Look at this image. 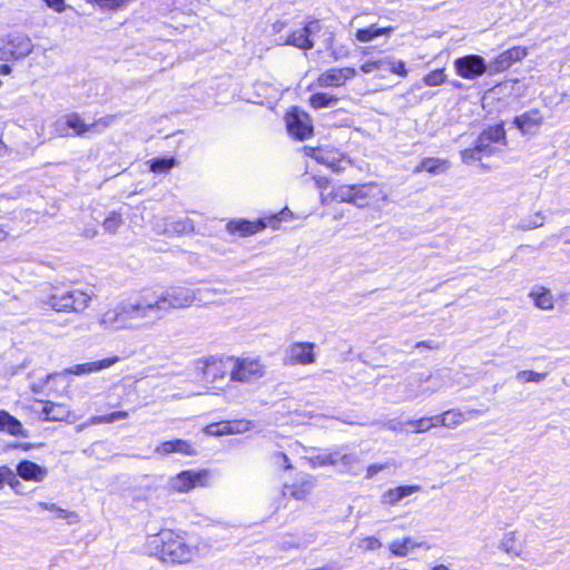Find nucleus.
Listing matches in <instances>:
<instances>
[{"label":"nucleus","mask_w":570,"mask_h":570,"mask_svg":"<svg viewBox=\"0 0 570 570\" xmlns=\"http://www.w3.org/2000/svg\"><path fill=\"white\" fill-rule=\"evenodd\" d=\"M304 29L307 32L309 39H312V37L316 36L323 30V24L317 19H311L306 22Z\"/></svg>","instance_id":"45"},{"label":"nucleus","mask_w":570,"mask_h":570,"mask_svg":"<svg viewBox=\"0 0 570 570\" xmlns=\"http://www.w3.org/2000/svg\"><path fill=\"white\" fill-rule=\"evenodd\" d=\"M249 428V421H226L207 425L205 432L209 435L220 436L226 434L242 433L248 431Z\"/></svg>","instance_id":"12"},{"label":"nucleus","mask_w":570,"mask_h":570,"mask_svg":"<svg viewBox=\"0 0 570 570\" xmlns=\"http://www.w3.org/2000/svg\"><path fill=\"white\" fill-rule=\"evenodd\" d=\"M356 71L353 68H332L323 73H321L317 78V83L320 87H338L345 83L346 80L355 77Z\"/></svg>","instance_id":"10"},{"label":"nucleus","mask_w":570,"mask_h":570,"mask_svg":"<svg viewBox=\"0 0 570 570\" xmlns=\"http://www.w3.org/2000/svg\"><path fill=\"white\" fill-rule=\"evenodd\" d=\"M127 416H128V412H126V411H116V412H112V413H109V414H106V415L94 416L91 419V422L94 424L112 423V422H116V421H119V420H124Z\"/></svg>","instance_id":"40"},{"label":"nucleus","mask_w":570,"mask_h":570,"mask_svg":"<svg viewBox=\"0 0 570 570\" xmlns=\"http://www.w3.org/2000/svg\"><path fill=\"white\" fill-rule=\"evenodd\" d=\"M175 452L183 454H193L191 445L184 440H174Z\"/></svg>","instance_id":"49"},{"label":"nucleus","mask_w":570,"mask_h":570,"mask_svg":"<svg viewBox=\"0 0 570 570\" xmlns=\"http://www.w3.org/2000/svg\"><path fill=\"white\" fill-rule=\"evenodd\" d=\"M389 71L401 77H405L407 73L404 62L401 60H395L394 58H392Z\"/></svg>","instance_id":"48"},{"label":"nucleus","mask_w":570,"mask_h":570,"mask_svg":"<svg viewBox=\"0 0 570 570\" xmlns=\"http://www.w3.org/2000/svg\"><path fill=\"white\" fill-rule=\"evenodd\" d=\"M218 292L212 288L191 289L184 286L169 287L163 292L142 291L104 313L101 324L115 330L150 327L173 309L204 303Z\"/></svg>","instance_id":"1"},{"label":"nucleus","mask_w":570,"mask_h":570,"mask_svg":"<svg viewBox=\"0 0 570 570\" xmlns=\"http://www.w3.org/2000/svg\"><path fill=\"white\" fill-rule=\"evenodd\" d=\"M430 379L433 380V386H428L425 389H421V390H416V391L409 390L406 400H413L421 395H432L433 393H435L444 387V384L439 382L438 377H432L430 375L426 376L424 374H417V375L411 377V381H413L414 384L421 385L423 382H425Z\"/></svg>","instance_id":"20"},{"label":"nucleus","mask_w":570,"mask_h":570,"mask_svg":"<svg viewBox=\"0 0 570 570\" xmlns=\"http://www.w3.org/2000/svg\"><path fill=\"white\" fill-rule=\"evenodd\" d=\"M266 227L264 220L258 219L249 222L246 219L232 220L227 224V230L232 234L238 233L240 236L254 235Z\"/></svg>","instance_id":"16"},{"label":"nucleus","mask_w":570,"mask_h":570,"mask_svg":"<svg viewBox=\"0 0 570 570\" xmlns=\"http://www.w3.org/2000/svg\"><path fill=\"white\" fill-rule=\"evenodd\" d=\"M4 483H8L14 490H17V487L20 485V481L17 479L16 474L10 468L0 466V489Z\"/></svg>","instance_id":"38"},{"label":"nucleus","mask_w":570,"mask_h":570,"mask_svg":"<svg viewBox=\"0 0 570 570\" xmlns=\"http://www.w3.org/2000/svg\"><path fill=\"white\" fill-rule=\"evenodd\" d=\"M337 101L338 99L335 96L326 92H316L309 98V104L314 109L333 107Z\"/></svg>","instance_id":"29"},{"label":"nucleus","mask_w":570,"mask_h":570,"mask_svg":"<svg viewBox=\"0 0 570 570\" xmlns=\"http://www.w3.org/2000/svg\"><path fill=\"white\" fill-rule=\"evenodd\" d=\"M48 7L53 9L57 12H61L65 9L63 0H43Z\"/></svg>","instance_id":"54"},{"label":"nucleus","mask_w":570,"mask_h":570,"mask_svg":"<svg viewBox=\"0 0 570 570\" xmlns=\"http://www.w3.org/2000/svg\"><path fill=\"white\" fill-rule=\"evenodd\" d=\"M403 426H405V422L403 423L397 420H389L384 423V428L393 432L403 431Z\"/></svg>","instance_id":"50"},{"label":"nucleus","mask_w":570,"mask_h":570,"mask_svg":"<svg viewBox=\"0 0 570 570\" xmlns=\"http://www.w3.org/2000/svg\"><path fill=\"white\" fill-rule=\"evenodd\" d=\"M434 422L430 417H421L419 420H409L405 422L406 426L411 428L413 433H423L434 428Z\"/></svg>","instance_id":"35"},{"label":"nucleus","mask_w":570,"mask_h":570,"mask_svg":"<svg viewBox=\"0 0 570 570\" xmlns=\"http://www.w3.org/2000/svg\"><path fill=\"white\" fill-rule=\"evenodd\" d=\"M474 146L482 157L492 155L495 149L488 139H483L482 134L478 137Z\"/></svg>","instance_id":"42"},{"label":"nucleus","mask_w":570,"mask_h":570,"mask_svg":"<svg viewBox=\"0 0 570 570\" xmlns=\"http://www.w3.org/2000/svg\"><path fill=\"white\" fill-rule=\"evenodd\" d=\"M500 548L510 554L518 556L520 553L514 532H508L503 535Z\"/></svg>","instance_id":"37"},{"label":"nucleus","mask_w":570,"mask_h":570,"mask_svg":"<svg viewBox=\"0 0 570 570\" xmlns=\"http://www.w3.org/2000/svg\"><path fill=\"white\" fill-rule=\"evenodd\" d=\"M385 468L383 464H371L366 470V478L372 479L375 474Z\"/></svg>","instance_id":"56"},{"label":"nucleus","mask_w":570,"mask_h":570,"mask_svg":"<svg viewBox=\"0 0 570 570\" xmlns=\"http://www.w3.org/2000/svg\"><path fill=\"white\" fill-rule=\"evenodd\" d=\"M421 491L420 485H400L394 489H389L381 497V502L386 505H396L404 498Z\"/></svg>","instance_id":"17"},{"label":"nucleus","mask_w":570,"mask_h":570,"mask_svg":"<svg viewBox=\"0 0 570 570\" xmlns=\"http://www.w3.org/2000/svg\"><path fill=\"white\" fill-rule=\"evenodd\" d=\"M119 361L118 356L107 357L100 361L77 364L66 370L68 374L85 375L108 368Z\"/></svg>","instance_id":"14"},{"label":"nucleus","mask_w":570,"mask_h":570,"mask_svg":"<svg viewBox=\"0 0 570 570\" xmlns=\"http://www.w3.org/2000/svg\"><path fill=\"white\" fill-rule=\"evenodd\" d=\"M232 374V364H229V356L225 358H212L206 362L204 367V375L207 380L216 382L224 379L226 374Z\"/></svg>","instance_id":"13"},{"label":"nucleus","mask_w":570,"mask_h":570,"mask_svg":"<svg viewBox=\"0 0 570 570\" xmlns=\"http://www.w3.org/2000/svg\"><path fill=\"white\" fill-rule=\"evenodd\" d=\"M176 165L173 157L154 158L150 160V170L153 173H167Z\"/></svg>","instance_id":"33"},{"label":"nucleus","mask_w":570,"mask_h":570,"mask_svg":"<svg viewBox=\"0 0 570 570\" xmlns=\"http://www.w3.org/2000/svg\"><path fill=\"white\" fill-rule=\"evenodd\" d=\"M392 58L387 57L384 59L376 60V62H382L380 70H389L391 66Z\"/></svg>","instance_id":"61"},{"label":"nucleus","mask_w":570,"mask_h":570,"mask_svg":"<svg viewBox=\"0 0 570 570\" xmlns=\"http://www.w3.org/2000/svg\"><path fill=\"white\" fill-rule=\"evenodd\" d=\"M432 422H434V426L441 425V417H443V413L440 415L429 416Z\"/></svg>","instance_id":"64"},{"label":"nucleus","mask_w":570,"mask_h":570,"mask_svg":"<svg viewBox=\"0 0 570 570\" xmlns=\"http://www.w3.org/2000/svg\"><path fill=\"white\" fill-rule=\"evenodd\" d=\"M39 505L41 508H43L45 510H49V511H52V512H57V517L58 518H61V519H66L68 518L71 513L68 512L67 510H63L59 507H57L55 503H49V502H39Z\"/></svg>","instance_id":"46"},{"label":"nucleus","mask_w":570,"mask_h":570,"mask_svg":"<svg viewBox=\"0 0 570 570\" xmlns=\"http://www.w3.org/2000/svg\"><path fill=\"white\" fill-rule=\"evenodd\" d=\"M156 451L159 453H164V454L173 453V452H175L174 442L166 441L159 448H157Z\"/></svg>","instance_id":"55"},{"label":"nucleus","mask_w":570,"mask_h":570,"mask_svg":"<svg viewBox=\"0 0 570 570\" xmlns=\"http://www.w3.org/2000/svg\"><path fill=\"white\" fill-rule=\"evenodd\" d=\"M338 462H341L344 465H350L356 461V458L353 454H344L342 456H337Z\"/></svg>","instance_id":"59"},{"label":"nucleus","mask_w":570,"mask_h":570,"mask_svg":"<svg viewBox=\"0 0 570 570\" xmlns=\"http://www.w3.org/2000/svg\"><path fill=\"white\" fill-rule=\"evenodd\" d=\"M94 292H85L81 289H71L60 292L55 289L52 294L41 299L42 304L50 306L56 312L79 313L85 311L92 297Z\"/></svg>","instance_id":"3"},{"label":"nucleus","mask_w":570,"mask_h":570,"mask_svg":"<svg viewBox=\"0 0 570 570\" xmlns=\"http://www.w3.org/2000/svg\"><path fill=\"white\" fill-rule=\"evenodd\" d=\"M445 78H446V76H445L443 69H435V70L431 71L430 73H428L423 78V81L426 86L433 87V86H439V85L443 83L445 81Z\"/></svg>","instance_id":"41"},{"label":"nucleus","mask_w":570,"mask_h":570,"mask_svg":"<svg viewBox=\"0 0 570 570\" xmlns=\"http://www.w3.org/2000/svg\"><path fill=\"white\" fill-rule=\"evenodd\" d=\"M381 65H382V62H376V60L375 61H367V62L362 65L361 70L364 73H371V72H373L375 70H380L381 69Z\"/></svg>","instance_id":"51"},{"label":"nucleus","mask_w":570,"mask_h":570,"mask_svg":"<svg viewBox=\"0 0 570 570\" xmlns=\"http://www.w3.org/2000/svg\"><path fill=\"white\" fill-rule=\"evenodd\" d=\"M324 37H325V39H324L325 48L331 49L332 45H333V40H334V33L331 31H325Z\"/></svg>","instance_id":"60"},{"label":"nucleus","mask_w":570,"mask_h":570,"mask_svg":"<svg viewBox=\"0 0 570 570\" xmlns=\"http://www.w3.org/2000/svg\"><path fill=\"white\" fill-rule=\"evenodd\" d=\"M312 489V483L309 481H304L294 484H284L282 489V494L285 499H294V500H304L307 493Z\"/></svg>","instance_id":"27"},{"label":"nucleus","mask_w":570,"mask_h":570,"mask_svg":"<svg viewBox=\"0 0 570 570\" xmlns=\"http://www.w3.org/2000/svg\"><path fill=\"white\" fill-rule=\"evenodd\" d=\"M0 430L6 431L13 436H28V432L22 426L21 422L3 410L0 411Z\"/></svg>","instance_id":"22"},{"label":"nucleus","mask_w":570,"mask_h":570,"mask_svg":"<svg viewBox=\"0 0 570 570\" xmlns=\"http://www.w3.org/2000/svg\"><path fill=\"white\" fill-rule=\"evenodd\" d=\"M229 364H232L230 381L234 382L252 383L265 374L264 366L258 360L229 356Z\"/></svg>","instance_id":"5"},{"label":"nucleus","mask_w":570,"mask_h":570,"mask_svg":"<svg viewBox=\"0 0 570 570\" xmlns=\"http://www.w3.org/2000/svg\"><path fill=\"white\" fill-rule=\"evenodd\" d=\"M11 72V67L9 65H0V75L6 76Z\"/></svg>","instance_id":"62"},{"label":"nucleus","mask_w":570,"mask_h":570,"mask_svg":"<svg viewBox=\"0 0 570 570\" xmlns=\"http://www.w3.org/2000/svg\"><path fill=\"white\" fill-rule=\"evenodd\" d=\"M12 58V51L10 50V43L8 38H0V60L8 61Z\"/></svg>","instance_id":"47"},{"label":"nucleus","mask_w":570,"mask_h":570,"mask_svg":"<svg viewBox=\"0 0 570 570\" xmlns=\"http://www.w3.org/2000/svg\"><path fill=\"white\" fill-rule=\"evenodd\" d=\"M115 118H116V116L108 115L106 117L98 119L97 121H95L90 125H87V124H85L83 119L78 114H71V115L67 116L65 125H61V124L56 125V132L61 137L69 136V129H72L75 135H78V136H82L86 132L100 134L112 124Z\"/></svg>","instance_id":"4"},{"label":"nucleus","mask_w":570,"mask_h":570,"mask_svg":"<svg viewBox=\"0 0 570 570\" xmlns=\"http://www.w3.org/2000/svg\"><path fill=\"white\" fill-rule=\"evenodd\" d=\"M528 55L525 47L517 46L510 48L489 62V75H497L509 69L513 63L522 60Z\"/></svg>","instance_id":"8"},{"label":"nucleus","mask_w":570,"mask_h":570,"mask_svg":"<svg viewBox=\"0 0 570 570\" xmlns=\"http://www.w3.org/2000/svg\"><path fill=\"white\" fill-rule=\"evenodd\" d=\"M450 161L441 158L426 157L414 169V173L428 171L431 175H442L450 169Z\"/></svg>","instance_id":"21"},{"label":"nucleus","mask_w":570,"mask_h":570,"mask_svg":"<svg viewBox=\"0 0 570 570\" xmlns=\"http://www.w3.org/2000/svg\"><path fill=\"white\" fill-rule=\"evenodd\" d=\"M393 30V28H375L374 26H371L370 28L365 29H358L356 31V39L361 42H368L373 40L374 38L387 35Z\"/></svg>","instance_id":"30"},{"label":"nucleus","mask_w":570,"mask_h":570,"mask_svg":"<svg viewBox=\"0 0 570 570\" xmlns=\"http://www.w3.org/2000/svg\"><path fill=\"white\" fill-rule=\"evenodd\" d=\"M354 185H342L333 190V198L341 203L354 204Z\"/></svg>","instance_id":"31"},{"label":"nucleus","mask_w":570,"mask_h":570,"mask_svg":"<svg viewBox=\"0 0 570 570\" xmlns=\"http://www.w3.org/2000/svg\"><path fill=\"white\" fill-rule=\"evenodd\" d=\"M542 122L539 110L534 109L529 112H524L521 116L514 118L513 124L523 134L531 132L537 129Z\"/></svg>","instance_id":"23"},{"label":"nucleus","mask_w":570,"mask_h":570,"mask_svg":"<svg viewBox=\"0 0 570 570\" xmlns=\"http://www.w3.org/2000/svg\"><path fill=\"white\" fill-rule=\"evenodd\" d=\"M481 134L483 135V139H488L491 144L504 141L505 139V131L502 125L490 127Z\"/></svg>","instance_id":"36"},{"label":"nucleus","mask_w":570,"mask_h":570,"mask_svg":"<svg viewBox=\"0 0 570 570\" xmlns=\"http://www.w3.org/2000/svg\"><path fill=\"white\" fill-rule=\"evenodd\" d=\"M17 474L26 481L40 482L46 478L47 469L32 461L23 460L17 465Z\"/></svg>","instance_id":"15"},{"label":"nucleus","mask_w":570,"mask_h":570,"mask_svg":"<svg viewBox=\"0 0 570 570\" xmlns=\"http://www.w3.org/2000/svg\"><path fill=\"white\" fill-rule=\"evenodd\" d=\"M543 224H544V216L542 215L541 212H538L529 218L521 219L518 223L517 228L520 230H530L533 228L541 227V226H543Z\"/></svg>","instance_id":"32"},{"label":"nucleus","mask_w":570,"mask_h":570,"mask_svg":"<svg viewBox=\"0 0 570 570\" xmlns=\"http://www.w3.org/2000/svg\"><path fill=\"white\" fill-rule=\"evenodd\" d=\"M285 121L288 134L298 140H305L313 134L309 116L297 108L286 114Z\"/></svg>","instance_id":"7"},{"label":"nucleus","mask_w":570,"mask_h":570,"mask_svg":"<svg viewBox=\"0 0 570 570\" xmlns=\"http://www.w3.org/2000/svg\"><path fill=\"white\" fill-rule=\"evenodd\" d=\"M547 376L546 373H538L534 371H520L517 374V380L520 382H541Z\"/></svg>","instance_id":"43"},{"label":"nucleus","mask_w":570,"mask_h":570,"mask_svg":"<svg viewBox=\"0 0 570 570\" xmlns=\"http://www.w3.org/2000/svg\"><path fill=\"white\" fill-rule=\"evenodd\" d=\"M354 205L362 208L377 199L380 190L375 184L354 185Z\"/></svg>","instance_id":"18"},{"label":"nucleus","mask_w":570,"mask_h":570,"mask_svg":"<svg viewBox=\"0 0 570 570\" xmlns=\"http://www.w3.org/2000/svg\"><path fill=\"white\" fill-rule=\"evenodd\" d=\"M414 543L410 538L402 540H395L391 543L390 550L394 556L405 557L409 553L410 548H413Z\"/></svg>","instance_id":"34"},{"label":"nucleus","mask_w":570,"mask_h":570,"mask_svg":"<svg viewBox=\"0 0 570 570\" xmlns=\"http://www.w3.org/2000/svg\"><path fill=\"white\" fill-rule=\"evenodd\" d=\"M160 544L157 546L159 558L166 563H185L198 554V547L187 543L185 539L171 531L159 534Z\"/></svg>","instance_id":"2"},{"label":"nucleus","mask_w":570,"mask_h":570,"mask_svg":"<svg viewBox=\"0 0 570 570\" xmlns=\"http://www.w3.org/2000/svg\"><path fill=\"white\" fill-rule=\"evenodd\" d=\"M530 297H532L535 307L542 309V311H551L554 307V299L550 292V289L546 287H535L533 288L530 294Z\"/></svg>","instance_id":"25"},{"label":"nucleus","mask_w":570,"mask_h":570,"mask_svg":"<svg viewBox=\"0 0 570 570\" xmlns=\"http://www.w3.org/2000/svg\"><path fill=\"white\" fill-rule=\"evenodd\" d=\"M314 343H294L286 352V356L292 364H312L315 362Z\"/></svg>","instance_id":"11"},{"label":"nucleus","mask_w":570,"mask_h":570,"mask_svg":"<svg viewBox=\"0 0 570 570\" xmlns=\"http://www.w3.org/2000/svg\"><path fill=\"white\" fill-rule=\"evenodd\" d=\"M206 476V471H183L170 479V487L178 492H187L197 485H202Z\"/></svg>","instance_id":"9"},{"label":"nucleus","mask_w":570,"mask_h":570,"mask_svg":"<svg viewBox=\"0 0 570 570\" xmlns=\"http://www.w3.org/2000/svg\"><path fill=\"white\" fill-rule=\"evenodd\" d=\"M282 43L286 46H293L303 50H311L314 48V41L313 39H309L304 27L299 30H295L292 33H289Z\"/></svg>","instance_id":"26"},{"label":"nucleus","mask_w":570,"mask_h":570,"mask_svg":"<svg viewBox=\"0 0 570 570\" xmlns=\"http://www.w3.org/2000/svg\"><path fill=\"white\" fill-rule=\"evenodd\" d=\"M456 73L464 79H476L484 73H489V63L479 55H468L454 60Z\"/></svg>","instance_id":"6"},{"label":"nucleus","mask_w":570,"mask_h":570,"mask_svg":"<svg viewBox=\"0 0 570 570\" xmlns=\"http://www.w3.org/2000/svg\"><path fill=\"white\" fill-rule=\"evenodd\" d=\"M321 465H334L338 463L337 454H326L324 456H317Z\"/></svg>","instance_id":"52"},{"label":"nucleus","mask_w":570,"mask_h":570,"mask_svg":"<svg viewBox=\"0 0 570 570\" xmlns=\"http://www.w3.org/2000/svg\"><path fill=\"white\" fill-rule=\"evenodd\" d=\"M416 347H429V348H434L435 346L432 345V343L430 341H422V342H419L416 343L415 345Z\"/></svg>","instance_id":"63"},{"label":"nucleus","mask_w":570,"mask_h":570,"mask_svg":"<svg viewBox=\"0 0 570 570\" xmlns=\"http://www.w3.org/2000/svg\"><path fill=\"white\" fill-rule=\"evenodd\" d=\"M190 224L188 222H175L173 224V230L175 233H184L188 228H190Z\"/></svg>","instance_id":"57"},{"label":"nucleus","mask_w":570,"mask_h":570,"mask_svg":"<svg viewBox=\"0 0 570 570\" xmlns=\"http://www.w3.org/2000/svg\"><path fill=\"white\" fill-rule=\"evenodd\" d=\"M441 419V426L449 429H454L466 420L464 413L455 409L443 412V417Z\"/></svg>","instance_id":"28"},{"label":"nucleus","mask_w":570,"mask_h":570,"mask_svg":"<svg viewBox=\"0 0 570 570\" xmlns=\"http://www.w3.org/2000/svg\"><path fill=\"white\" fill-rule=\"evenodd\" d=\"M12 58L20 59L31 53L33 45L31 39L26 35H11L8 37Z\"/></svg>","instance_id":"19"},{"label":"nucleus","mask_w":570,"mask_h":570,"mask_svg":"<svg viewBox=\"0 0 570 570\" xmlns=\"http://www.w3.org/2000/svg\"><path fill=\"white\" fill-rule=\"evenodd\" d=\"M482 156L479 154L475 146H473L472 148H466L461 151V159L465 164H471L475 160H480Z\"/></svg>","instance_id":"44"},{"label":"nucleus","mask_w":570,"mask_h":570,"mask_svg":"<svg viewBox=\"0 0 570 570\" xmlns=\"http://www.w3.org/2000/svg\"><path fill=\"white\" fill-rule=\"evenodd\" d=\"M365 542H366V548L371 549V550H374V549H377L381 547L380 540L374 537L366 538Z\"/></svg>","instance_id":"58"},{"label":"nucleus","mask_w":570,"mask_h":570,"mask_svg":"<svg viewBox=\"0 0 570 570\" xmlns=\"http://www.w3.org/2000/svg\"><path fill=\"white\" fill-rule=\"evenodd\" d=\"M275 460H276V463L284 465L285 469H292L289 459L285 453H283V452L276 453Z\"/></svg>","instance_id":"53"},{"label":"nucleus","mask_w":570,"mask_h":570,"mask_svg":"<svg viewBox=\"0 0 570 570\" xmlns=\"http://www.w3.org/2000/svg\"><path fill=\"white\" fill-rule=\"evenodd\" d=\"M70 414L69 409L61 403H53L50 401L43 402L40 415L46 421H62Z\"/></svg>","instance_id":"24"},{"label":"nucleus","mask_w":570,"mask_h":570,"mask_svg":"<svg viewBox=\"0 0 570 570\" xmlns=\"http://www.w3.org/2000/svg\"><path fill=\"white\" fill-rule=\"evenodd\" d=\"M124 220L121 215L117 212H112L105 220H104V229L108 233H116L118 228L122 225Z\"/></svg>","instance_id":"39"}]
</instances>
